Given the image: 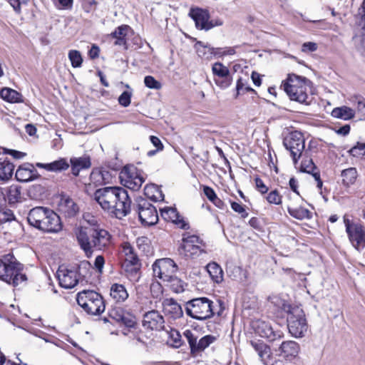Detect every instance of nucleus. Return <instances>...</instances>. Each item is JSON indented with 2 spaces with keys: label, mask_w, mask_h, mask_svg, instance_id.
<instances>
[{
  "label": "nucleus",
  "mask_w": 365,
  "mask_h": 365,
  "mask_svg": "<svg viewBox=\"0 0 365 365\" xmlns=\"http://www.w3.org/2000/svg\"><path fill=\"white\" fill-rule=\"evenodd\" d=\"M317 168L314 163L312 159L304 158L301 163L300 171L302 173H311L314 170H317Z\"/></svg>",
  "instance_id": "46"
},
{
  "label": "nucleus",
  "mask_w": 365,
  "mask_h": 365,
  "mask_svg": "<svg viewBox=\"0 0 365 365\" xmlns=\"http://www.w3.org/2000/svg\"><path fill=\"white\" fill-rule=\"evenodd\" d=\"M150 142L156 148L157 150H163V145L159 138L151 135L150 137Z\"/></svg>",
  "instance_id": "62"
},
{
  "label": "nucleus",
  "mask_w": 365,
  "mask_h": 365,
  "mask_svg": "<svg viewBox=\"0 0 365 365\" xmlns=\"http://www.w3.org/2000/svg\"><path fill=\"white\" fill-rule=\"evenodd\" d=\"M100 53V48L96 45L93 44L91 49L88 51V56L91 59H96L99 56Z\"/></svg>",
  "instance_id": "61"
},
{
  "label": "nucleus",
  "mask_w": 365,
  "mask_h": 365,
  "mask_svg": "<svg viewBox=\"0 0 365 365\" xmlns=\"http://www.w3.org/2000/svg\"><path fill=\"white\" fill-rule=\"evenodd\" d=\"M207 270L216 283H220L223 280V271L221 267L216 262H210L207 265Z\"/></svg>",
  "instance_id": "37"
},
{
  "label": "nucleus",
  "mask_w": 365,
  "mask_h": 365,
  "mask_svg": "<svg viewBox=\"0 0 365 365\" xmlns=\"http://www.w3.org/2000/svg\"><path fill=\"white\" fill-rule=\"evenodd\" d=\"M170 337L173 341V346L178 348L182 345V336L178 330L171 329L170 332Z\"/></svg>",
  "instance_id": "52"
},
{
  "label": "nucleus",
  "mask_w": 365,
  "mask_h": 365,
  "mask_svg": "<svg viewBox=\"0 0 365 365\" xmlns=\"http://www.w3.org/2000/svg\"><path fill=\"white\" fill-rule=\"evenodd\" d=\"M197 46V53L200 56H204L206 58H211L212 56L222 57L223 56L224 48H214L210 46L204 45L202 41H198L196 43Z\"/></svg>",
  "instance_id": "28"
},
{
  "label": "nucleus",
  "mask_w": 365,
  "mask_h": 365,
  "mask_svg": "<svg viewBox=\"0 0 365 365\" xmlns=\"http://www.w3.org/2000/svg\"><path fill=\"white\" fill-rule=\"evenodd\" d=\"M132 92L125 91L118 97V103L123 107H128L131 102Z\"/></svg>",
  "instance_id": "50"
},
{
  "label": "nucleus",
  "mask_w": 365,
  "mask_h": 365,
  "mask_svg": "<svg viewBox=\"0 0 365 365\" xmlns=\"http://www.w3.org/2000/svg\"><path fill=\"white\" fill-rule=\"evenodd\" d=\"M14 165L6 158H0V179L1 180H9L14 173Z\"/></svg>",
  "instance_id": "31"
},
{
  "label": "nucleus",
  "mask_w": 365,
  "mask_h": 365,
  "mask_svg": "<svg viewBox=\"0 0 365 365\" xmlns=\"http://www.w3.org/2000/svg\"><path fill=\"white\" fill-rule=\"evenodd\" d=\"M48 171L61 172L66 170L69 168V163L65 158H60L57 160L48 163Z\"/></svg>",
  "instance_id": "41"
},
{
  "label": "nucleus",
  "mask_w": 365,
  "mask_h": 365,
  "mask_svg": "<svg viewBox=\"0 0 365 365\" xmlns=\"http://www.w3.org/2000/svg\"><path fill=\"white\" fill-rule=\"evenodd\" d=\"M54 6L58 9H71L73 1H53Z\"/></svg>",
  "instance_id": "58"
},
{
  "label": "nucleus",
  "mask_w": 365,
  "mask_h": 365,
  "mask_svg": "<svg viewBox=\"0 0 365 365\" xmlns=\"http://www.w3.org/2000/svg\"><path fill=\"white\" fill-rule=\"evenodd\" d=\"M185 313L192 319L203 321L215 314L213 302L207 297H198L189 300L185 307Z\"/></svg>",
  "instance_id": "7"
},
{
  "label": "nucleus",
  "mask_w": 365,
  "mask_h": 365,
  "mask_svg": "<svg viewBox=\"0 0 365 365\" xmlns=\"http://www.w3.org/2000/svg\"><path fill=\"white\" fill-rule=\"evenodd\" d=\"M165 320L163 317L156 310H152L144 314L143 326L145 329L160 331L164 329Z\"/></svg>",
  "instance_id": "20"
},
{
  "label": "nucleus",
  "mask_w": 365,
  "mask_h": 365,
  "mask_svg": "<svg viewBox=\"0 0 365 365\" xmlns=\"http://www.w3.org/2000/svg\"><path fill=\"white\" fill-rule=\"evenodd\" d=\"M60 210L66 217H73L78 213L79 209L77 204L71 198L67 197L61 199Z\"/></svg>",
  "instance_id": "30"
},
{
  "label": "nucleus",
  "mask_w": 365,
  "mask_h": 365,
  "mask_svg": "<svg viewBox=\"0 0 365 365\" xmlns=\"http://www.w3.org/2000/svg\"><path fill=\"white\" fill-rule=\"evenodd\" d=\"M178 270V266L170 258L157 259L153 264V275L164 282L170 279Z\"/></svg>",
  "instance_id": "12"
},
{
  "label": "nucleus",
  "mask_w": 365,
  "mask_h": 365,
  "mask_svg": "<svg viewBox=\"0 0 365 365\" xmlns=\"http://www.w3.org/2000/svg\"><path fill=\"white\" fill-rule=\"evenodd\" d=\"M356 18L359 34L354 37V41L358 51L365 55V1H362Z\"/></svg>",
  "instance_id": "17"
},
{
  "label": "nucleus",
  "mask_w": 365,
  "mask_h": 365,
  "mask_svg": "<svg viewBox=\"0 0 365 365\" xmlns=\"http://www.w3.org/2000/svg\"><path fill=\"white\" fill-rule=\"evenodd\" d=\"M78 304L88 314L99 315L105 310L103 297L93 290H83L78 293Z\"/></svg>",
  "instance_id": "8"
},
{
  "label": "nucleus",
  "mask_w": 365,
  "mask_h": 365,
  "mask_svg": "<svg viewBox=\"0 0 365 365\" xmlns=\"http://www.w3.org/2000/svg\"><path fill=\"white\" fill-rule=\"evenodd\" d=\"M0 96L5 101L9 103H20L22 102V95L16 91L9 88H4L0 91Z\"/></svg>",
  "instance_id": "35"
},
{
  "label": "nucleus",
  "mask_w": 365,
  "mask_h": 365,
  "mask_svg": "<svg viewBox=\"0 0 365 365\" xmlns=\"http://www.w3.org/2000/svg\"><path fill=\"white\" fill-rule=\"evenodd\" d=\"M161 216L166 220L174 222L178 220V217H180V215L178 212L177 210L173 207H165L160 209Z\"/></svg>",
  "instance_id": "42"
},
{
  "label": "nucleus",
  "mask_w": 365,
  "mask_h": 365,
  "mask_svg": "<svg viewBox=\"0 0 365 365\" xmlns=\"http://www.w3.org/2000/svg\"><path fill=\"white\" fill-rule=\"evenodd\" d=\"M120 178L123 185L132 190H139L145 181V178L135 167L125 166L120 172Z\"/></svg>",
  "instance_id": "13"
},
{
  "label": "nucleus",
  "mask_w": 365,
  "mask_h": 365,
  "mask_svg": "<svg viewBox=\"0 0 365 365\" xmlns=\"http://www.w3.org/2000/svg\"><path fill=\"white\" fill-rule=\"evenodd\" d=\"M282 197L278 190H274L267 195L266 199L269 203L279 205L282 204Z\"/></svg>",
  "instance_id": "48"
},
{
  "label": "nucleus",
  "mask_w": 365,
  "mask_h": 365,
  "mask_svg": "<svg viewBox=\"0 0 365 365\" xmlns=\"http://www.w3.org/2000/svg\"><path fill=\"white\" fill-rule=\"evenodd\" d=\"M105 264L104 257L102 255H98L96 257L94 262L95 268L99 273H102L103 268Z\"/></svg>",
  "instance_id": "57"
},
{
  "label": "nucleus",
  "mask_w": 365,
  "mask_h": 365,
  "mask_svg": "<svg viewBox=\"0 0 365 365\" xmlns=\"http://www.w3.org/2000/svg\"><path fill=\"white\" fill-rule=\"evenodd\" d=\"M283 145L290 152L294 163L297 164L305 148V140L302 133L298 130L289 132L284 137Z\"/></svg>",
  "instance_id": "9"
},
{
  "label": "nucleus",
  "mask_w": 365,
  "mask_h": 365,
  "mask_svg": "<svg viewBox=\"0 0 365 365\" xmlns=\"http://www.w3.org/2000/svg\"><path fill=\"white\" fill-rule=\"evenodd\" d=\"M212 70L215 76V83L217 86L225 89L232 84V76L227 66L222 63L217 62L212 65Z\"/></svg>",
  "instance_id": "18"
},
{
  "label": "nucleus",
  "mask_w": 365,
  "mask_h": 365,
  "mask_svg": "<svg viewBox=\"0 0 365 365\" xmlns=\"http://www.w3.org/2000/svg\"><path fill=\"white\" fill-rule=\"evenodd\" d=\"M353 103L356 105V112L361 118H365V98L362 96H355Z\"/></svg>",
  "instance_id": "44"
},
{
  "label": "nucleus",
  "mask_w": 365,
  "mask_h": 365,
  "mask_svg": "<svg viewBox=\"0 0 365 365\" xmlns=\"http://www.w3.org/2000/svg\"><path fill=\"white\" fill-rule=\"evenodd\" d=\"M72 174L78 176L81 170L88 169L91 167V158L89 156H82L79 158H71L70 159Z\"/></svg>",
  "instance_id": "27"
},
{
  "label": "nucleus",
  "mask_w": 365,
  "mask_h": 365,
  "mask_svg": "<svg viewBox=\"0 0 365 365\" xmlns=\"http://www.w3.org/2000/svg\"><path fill=\"white\" fill-rule=\"evenodd\" d=\"M11 258L14 257L8 255L0 259V279L14 287L26 284L27 277L24 272V264L16 259L11 261Z\"/></svg>",
  "instance_id": "5"
},
{
  "label": "nucleus",
  "mask_w": 365,
  "mask_h": 365,
  "mask_svg": "<svg viewBox=\"0 0 365 365\" xmlns=\"http://www.w3.org/2000/svg\"><path fill=\"white\" fill-rule=\"evenodd\" d=\"M56 274L60 286L65 289L73 288L78 283L76 270L69 269L61 266Z\"/></svg>",
  "instance_id": "19"
},
{
  "label": "nucleus",
  "mask_w": 365,
  "mask_h": 365,
  "mask_svg": "<svg viewBox=\"0 0 365 365\" xmlns=\"http://www.w3.org/2000/svg\"><path fill=\"white\" fill-rule=\"evenodd\" d=\"M342 178V184L346 187L354 185L357 179L358 173L356 168H349L344 169L341 173Z\"/></svg>",
  "instance_id": "34"
},
{
  "label": "nucleus",
  "mask_w": 365,
  "mask_h": 365,
  "mask_svg": "<svg viewBox=\"0 0 365 365\" xmlns=\"http://www.w3.org/2000/svg\"><path fill=\"white\" fill-rule=\"evenodd\" d=\"M15 177L19 182H27L37 179L39 175L33 164L25 163L19 166Z\"/></svg>",
  "instance_id": "21"
},
{
  "label": "nucleus",
  "mask_w": 365,
  "mask_h": 365,
  "mask_svg": "<svg viewBox=\"0 0 365 365\" xmlns=\"http://www.w3.org/2000/svg\"><path fill=\"white\" fill-rule=\"evenodd\" d=\"M29 225L43 232L58 233L63 225L60 217L51 209L45 207H35L27 215Z\"/></svg>",
  "instance_id": "2"
},
{
  "label": "nucleus",
  "mask_w": 365,
  "mask_h": 365,
  "mask_svg": "<svg viewBox=\"0 0 365 365\" xmlns=\"http://www.w3.org/2000/svg\"><path fill=\"white\" fill-rule=\"evenodd\" d=\"M144 83L150 89L160 90L162 88V83L152 76H146L144 78Z\"/></svg>",
  "instance_id": "47"
},
{
  "label": "nucleus",
  "mask_w": 365,
  "mask_h": 365,
  "mask_svg": "<svg viewBox=\"0 0 365 365\" xmlns=\"http://www.w3.org/2000/svg\"><path fill=\"white\" fill-rule=\"evenodd\" d=\"M183 336L187 339L190 349V354L196 356L205 351L210 344L214 343L216 337L212 335H205L198 339V336L192 330L186 329L183 332Z\"/></svg>",
  "instance_id": "11"
},
{
  "label": "nucleus",
  "mask_w": 365,
  "mask_h": 365,
  "mask_svg": "<svg viewBox=\"0 0 365 365\" xmlns=\"http://www.w3.org/2000/svg\"><path fill=\"white\" fill-rule=\"evenodd\" d=\"M231 207L235 212L240 214L242 217L245 218L248 216V213L242 205L236 202H231Z\"/></svg>",
  "instance_id": "54"
},
{
  "label": "nucleus",
  "mask_w": 365,
  "mask_h": 365,
  "mask_svg": "<svg viewBox=\"0 0 365 365\" xmlns=\"http://www.w3.org/2000/svg\"><path fill=\"white\" fill-rule=\"evenodd\" d=\"M282 309L287 313V321L289 333L296 338L303 337L308 325L302 309L282 302Z\"/></svg>",
  "instance_id": "6"
},
{
  "label": "nucleus",
  "mask_w": 365,
  "mask_h": 365,
  "mask_svg": "<svg viewBox=\"0 0 365 365\" xmlns=\"http://www.w3.org/2000/svg\"><path fill=\"white\" fill-rule=\"evenodd\" d=\"M110 297L117 302H124L128 297V294L123 284H114L110 287Z\"/></svg>",
  "instance_id": "32"
},
{
  "label": "nucleus",
  "mask_w": 365,
  "mask_h": 365,
  "mask_svg": "<svg viewBox=\"0 0 365 365\" xmlns=\"http://www.w3.org/2000/svg\"><path fill=\"white\" fill-rule=\"evenodd\" d=\"M68 58L71 61L73 68L81 67L83 63V58L81 53L77 50H71L68 52Z\"/></svg>",
  "instance_id": "43"
},
{
  "label": "nucleus",
  "mask_w": 365,
  "mask_h": 365,
  "mask_svg": "<svg viewBox=\"0 0 365 365\" xmlns=\"http://www.w3.org/2000/svg\"><path fill=\"white\" fill-rule=\"evenodd\" d=\"M203 192L205 196L208 198V200L211 202L213 201L217 196L216 195L214 190L209 186L203 187Z\"/></svg>",
  "instance_id": "59"
},
{
  "label": "nucleus",
  "mask_w": 365,
  "mask_h": 365,
  "mask_svg": "<svg viewBox=\"0 0 365 365\" xmlns=\"http://www.w3.org/2000/svg\"><path fill=\"white\" fill-rule=\"evenodd\" d=\"M125 309L122 307H115L110 312V317L118 322L122 319L123 315L125 313Z\"/></svg>",
  "instance_id": "53"
},
{
  "label": "nucleus",
  "mask_w": 365,
  "mask_h": 365,
  "mask_svg": "<svg viewBox=\"0 0 365 365\" xmlns=\"http://www.w3.org/2000/svg\"><path fill=\"white\" fill-rule=\"evenodd\" d=\"M182 244L180 247V251L187 257H192L201 252V246L202 240L195 235L185 233L182 235Z\"/></svg>",
  "instance_id": "16"
},
{
  "label": "nucleus",
  "mask_w": 365,
  "mask_h": 365,
  "mask_svg": "<svg viewBox=\"0 0 365 365\" xmlns=\"http://www.w3.org/2000/svg\"><path fill=\"white\" fill-rule=\"evenodd\" d=\"M289 214L298 220L311 219L312 217V212L307 208L300 207H287Z\"/></svg>",
  "instance_id": "39"
},
{
  "label": "nucleus",
  "mask_w": 365,
  "mask_h": 365,
  "mask_svg": "<svg viewBox=\"0 0 365 365\" xmlns=\"http://www.w3.org/2000/svg\"><path fill=\"white\" fill-rule=\"evenodd\" d=\"M1 193L5 201L10 205L21 202V186L13 184L1 188Z\"/></svg>",
  "instance_id": "24"
},
{
  "label": "nucleus",
  "mask_w": 365,
  "mask_h": 365,
  "mask_svg": "<svg viewBox=\"0 0 365 365\" xmlns=\"http://www.w3.org/2000/svg\"><path fill=\"white\" fill-rule=\"evenodd\" d=\"M128 29L129 26L128 25H121L111 33L110 36L116 39L114 43L115 45L125 46V36L127 35Z\"/></svg>",
  "instance_id": "38"
},
{
  "label": "nucleus",
  "mask_w": 365,
  "mask_h": 365,
  "mask_svg": "<svg viewBox=\"0 0 365 365\" xmlns=\"http://www.w3.org/2000/svg\"><path fill=\"white\" fill-rule=\"evenodd\" d=\"M4 153H7L13 156L15 159H21L26 155V153L16 150L4 148Z\"/></svg>",
  "instance_id": "60"
},
{
  "label": "nucleus",
  "mask_w": 365,
  "mask_h": 365,
  "mask_svg": "<svg viewBox=\"0 0 365 365\" xmlns=\"http://www.w3.org/2000/svg\"><path fill=\"white\" fill-rule=\"evenodd\" d=\"M252 327L256 334L267 339L270 341L283 337V332L279 329H274L269 322L258 319L252 322Z\"/></svg>",
  "instance_id": "15"
},
{
  "label": "nucleus",
  "mask_w": 365,
  "mask_h": 365,
  "mask_svg": "<svg viewBox=\"0 0 365 365\" xmlns=\"http://www.w3.org/2000/svg\"><path fill=\"white\" fill-rule=\"evenodd\" d=\"M236 96L235 98L242 93H245V92H255V90L252 89L249 86H245V84L242 82V78H240L237 81L236 85Z\"/></svg>",
  "instance_id": "49"
},
{
  "label": "nucleus",
  "mask_w": 365,
  "mask_h": 365,
  "mask_svg": "<svg viewBox=\"0 0 365 365\" xmlns=\"http://www.w3.org/2000/svg\"><path fill=\"white\" fill-rule=\"evenodd\" d=\"M14 215L10 210L0 212V225L14 220Z\"/></svg>",
  "instance_id": "55"
},
{
  "label": "nucleus",
  "mask_w": 365,
  "mask_h": 365,
  "mask_svg": "<svg viewBox=\"0 0 365 365\" xmlns=\"http://www.w3.org/2000/svg\"><path fill=\"white\" fill-rule=\"evenodd\" d=\"M250 344L257 353L260 359L267 363V360L269 359L272 354L269 346L261 340H252Z\"/></svg>",
  "instance_id": "29"
},
{
  "label": "nucleus",
  "mask_w": 365,
  "mask_h": 365,
  "mask_svg": "<svg viewBox=\"0 0 365 365\" xmlns=\"http://www.w3.org/2000/svg\"><path fill=\"white\" fill-rule=\"evenodd\" d=\"M144 192L147 197L155 202L163 201L164 200V195L162 190L156 185L151 184L145 185Z\"/></svg>",
  "instance_id": "33"
},
{
  "label": "nucleus",
  "mask_w": 365,
  "mask_h": 365,
  "mask_svg": "<svg viewBox=\"0 0 365 365\" xmlns=\"http://www.w3.org/2000/svg\"><path fill=\"white\" fill-rule=\"evenodd\" d=\"M355 111L347 106L335 108L331 112V115L336 118L345 120H350L354 117Z\"/></svg>",
  "instance_id": "36"
},
{
  "label": "nucleus",
  "mask_w": 365,
  "mask_h": 365,
  "mask_svg": "<svg viewBox=\"0 0 365 365\" xmlns=\"http://www.w3.org/2000/svg\"><path fill=\"white\" fill-rule=\"evenodd\" d=\"M310 174L313 176L314 180L317 181V187L319 189H322V185H323V182L320 178V173L318 170V169L317 170H314V171L311 172Z\"/></svg>",
  "instance_id": "63"
},
{
  "label": "nucleus",
  "mask_w": 365,
  "mask_h": 365,
  "mask_svg": "<svg viewBox=\"0 0 365 365\" xmlns=\"http://www.w3.org/2000/svg\"><path fill=\"white\" fill-rule=\"evenodd\" d=\"M311 83L312 82L307 78L292 73L289 74L287 79L282 81L281 88L291 101L309 105L307 89Z\"/></svg>",
  "instance_id": "4"
},
{
  "label": "nucleus",
  "mask_w": 365,
  "mask_h": 365,
  "mask_svg": "<svg viewBox=\"0 0 365 365\" xmlns=\"http://www.w3.org/2000/svg\"><path fill=\"white\" fill-rule=\"evenodd\" d=\"M349 153L354 157H358L365 154V143H357V144L349 150Z\"/></svg>",
  "instance_id": "51"
},
{
  "label": "nucleus",
  "mask_w": 365,
  "mask_h": 365,
  "mask_svg": "<svg viewBox=\"0 0 365 365\" xmlns=\"http://www.w3.org/2000/svg\"><path fill=\"white\" fill-rule=\"evenodd\" d=\"M162 308L163 314L172 319H178L183 316L182 307L173 298L164 299L162 302Z\"/></svg>",
  "instance_id": "22"
},
{
  "label": "nucleus",
  "mask_w": 365,
  "mask_h": 365,
  "mask_svg": "<svg viewBox=\"0 0 365 365\" xmlns=\"http://www.w3.org/2000/svg\"><path fill=\"white\" fill-rule=\"evenodd\" d=\"M110 237L107 230L99 227L81 229L77 233L78 242L88 257H90L93 253L92 248L101 250L107 247L110 243Z\"/></svg>",
  "instance_id": "3"
},
{
  "label": "nucleus",
  "mask_w": 365,
  "mask_h": 365,
  "mask_svg": "<svg viewBox=\"0 0 365 365\" xmlns=\"http://www.w3.org/2000/svg\"><path fill=\"white\" fill-rule=\"evenodd\" d=\"M166 282L168 283V286L170 287V290L176 294L183 292L187 286L185 282L175 275Z\"/></svg>",
  "instance_id": "40"
},
{
  "label": "nucleus",
  "mask_w": 365,
  "mask_h": 365,
  "mask_svg": "<svg viewBox=\"0 0 365 365\" xmlns=\"http://www.w3.org/2000/svg\"><path fill=\"white\" fill-rule=\"evenodd\" d=\"M120 322L128 328H133L136 325V319L133 314L125 310Z\"/></svg>",
  "instance_id": "45"
},
{
  "label": "nucleus",
  "mask_w": 365,
  "mask_h": 365,
  "mask_svg": "<svg viewBox=\"0 0 365 365\" xmlns=\"http://www.w3.org/2000/svg\"><path fill=\"white\" fill-rule=\"evenodd\" d=\"M255 185L257 190L261 193V194H265L268 192L269 189L268 187L264 183L262 180L259 178V177H256L255 178Z\"/></svg>",
  "instance_id": "56"
},
{
  "label": "nucleus",
  "mask_w": 365,
  "mask_h": 365,
  "mask_svg": "<svg viewBox=\"0 0 365 365\" xmlns=\"http://www.w3.org/2000/svg\"><path fill=\"white\" fill-rule=\"evenodd\" d=\"M138 213L139 220L145 225H153L158 221L156 208L145 199L138 200Z\"/></svg>",
  "instance_id": "14"
},
{
  "label": "nucleus",
  "mask_w": 365,
  "mask_h": 365,
  "mask_svg": "<svg viewBox=\"0 0 365 365\" xmlns=\"http://www.w3.org/2000/svg\"><path fill=\"white\" fill-rule=\"evenodd\" d=\"M317 49V43L313 42H306L302 45V51H315Z\"/></svg>",
  "instance_id": "64"
},
{
  "label": "nucleus",
  "mask_w": 365,
  "mask_h": 365,
  "mask_svg": "<svg viewBox=\"0 0 365 365\" xmlns=\"http://www.w3.org/2000/svg\"><path fill=\"white\" fill-rule=\"evenodd\" d=\"M125 252V266L127 272H130L132 276L139 278L138 272L140 270L139 259L137 255L134 252L133 247L130 245L124 247Z\"/></svg>",
  "instance_id": "23"
},
{
  "label": "nucleus",
  "mask_w": 365,
  "mask_h": 365,
  "mask_svg": "<svg viewBox=\"0 0 365 365\" xmlns=\"http://www.w3.org/2000/svg\"><path fill=\"white\" fill-rule=\"evenodd\" d=\"M94 200L110 216L123 219L130 212L131 200L128 191L120 187H105L97 189Z\"/></svg>",
  "instance_id": "1"
},
{
  "label": "nucleus",
  "mask_w": 365,
  "mask_h": 365,
  "mask_svg": "<svg viewBox=\"0 0 365 365\" xmlns=\"http://www.w3.org/2000/svg\"><path fill=\"white\" fill-rule=\"evenodd\" d=\"M299 351V344L294 341H287L282 343L279 348V355L287 360L295 358Z\"/></svg>",
  "instance_id": "26"
},
{
  "label": "nucleus",
  "mask_w": 365,
  "mask_h": 365,
  "mask_svg": "<svg viewBox=\"0 0 365 365\" xmlns=\"http://www.w3.org/2000/svg\"><path fill=\"white\" fill-rule=\"evenodd\" d=\"M190 16L194 20L197 29L209 30L210 14L207 10L200 8L192 9Z\"/></svg>",
  "instance_id": "25"
},
{
  "label": "nucleus",
  "mask_w": 365,
  "mask_h": 365,
  "mask_svg": "<svg viewBox=\"0 0 365 365\" xmlns=\"http://www.w3.org/2000/svg\"><path fill=\"white\" fill-rule=\"evenodd\" d=\"M344 222L351 244L356 250L361 251L365 247L364 227L360 223L351 221L346 215L344 216Z\"/></svg>",
  "instance_id": "10"
}]
</instances>
